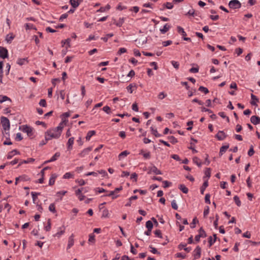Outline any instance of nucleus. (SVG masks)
Returning <instances> with one entry per match:
<instances>
[{"mask_svg": "<svg viewBox=\"0 0 260 260\" xmlns=\"http://www.w3.org/2000/svg\"><path fill=\"white\" fill-rule=\"evenodd\" d=\"M61 133L58 131L55 128L48 129L45 133V140L49 141L52 139H58L61 136Z\"/></svg>", "mask_w": 260, "mask_h": 260, "instance_id": "1", "label": "nucleus"}, {"mask_svg": "<svg viewBox=\"0 0 260 260\" xmlns=\"http://www.w3.org/2000/svg\"><path fill=\"white\" fill-rule=\"evenodd\" d=\"M1 123L4 129L9 131L10 127V124L9 120L5 117L2 116L1 118Z\"/></svg>", "mask_w": 260, "mask_h": 260, "instance_id": "2", "label": "nucleus"}, {"mask_svg": "<svg viewBox=\"0 0 260 260\" xmlns=\"http://www.w3.org/2000/svg\"><path fill=\"white\" fill-rule=\"evenodd\" d=\"M229 6L233 9H239L241 7V4L238 0H232L230 1Z\"/></svg>", "mask_w": 260, "mask_h": 260, "instance_id": "3", "label": "nucleus"}, {"mask_svg": "<svg viewBox=\"0 0 260 260\" xmlns=\"http://www.w3.org/2000/svg\"><path fill=\"white\" fill-rule=\"evenodd\" d=\"M22 131L24 133H27L28 136L30 137L33 136L34 135L32 128L29 126H27V125H22Z\"/></svg>", "mask_w": 260, "mask_h": 260, "instance_id": "4", "label": "nucleus"}, {"mask_svg": "<svg viewBox=\"0 0 260 260\" xmlns=\"http://www.w3.org/2000/svg\"><path fill=\"white\" fill-rule=\"evenodd\" d=\"M151 173H154L156 175H161L162 172L161 171L158 170L156 166H153L152 167L148 168V174H150Z\"/></svg>", "mask_w": 260, "mask_h": 260, "instance_id": "5", "label": "nucleus"}, {"mask_svg": "<svg viewBox=\"0 0 260 260\" xmlns=\"http://www.w3.org/2000/svg\"><path fill=\"white\" fill-rule=\"evenodd\" d=\"M201 248L199 246H198L193 252V255L194 259H198L201 257Z\"/></svg>", "mask_w": 260, "mask_h": 260, "instance_id": "6", "label": "nucleus"}, {"mask_svg": "<svg viewBox=\"0 0 260 260\" xmlns=\"http://www.w3.org/2000/svg\"><path fill=\"white\" fill-rule=\"evenodd\" d=\"M8 57V50L6 48L0 46V57L3 59Z\"/></svg>", "mask_w": 260, "mask_h": 260, "instance_id": "7", "label": "nucleus"}, {"mask_svg": "<svg viewBox=\"0 0 260 260\" xmlns=\"http://www.w3.org/2000/svg\"><path fill=\"white\" fill-rule=\"evenodd\" d=\"M226 137L227 135L222 131H219L215 136V137L219 141L223 140L226 138Z\"/></svg>", "mask_w": 260, "mask_h": 260, "instance_id": "8", "label": "nucleus"}, {"mask_svg": "<svg viewBox=\"0 0 260 260\" xmlns=\"http://www.w3.org/2000/svg\"><path fill=\"white\" fill-rule=\"evenodd\" d=\"M92 149V147H88L86 148H85L80 153H79L78 155L80 157H83L87 155Z\"/></svg>", "mask_w": 260, "mask_h": 260, "instance_id": "9", "label": "nucleus"}, {"mask_svg": "<svg viewBox=\"0 0 260 260\" xmlns=\"http://www.w3.org/2000/svg\"><path fill=\"white\" fill-rule=\"evenodd\" d=\"M250 121L254 125L258 124L260 123V118L257 116H252L250 118Z\"/></svg>", "mask_w": 260, "mask_h": 260, "instance_id": "10", "label": "nucleus"}, {"mask_svg": "<svg viewBox=\"0 0 260 260\" xmlns=\"http://www.w3.org/2000/svg\"><path fill=\"white\" fill-rule=\"evenodd\" d=\"M74 142V138H70L67 143V148L68 150H71L73 148V145Z\"/></svg>", "mask_w": 260, "mask_h": 260, "instance_id": "11", "label": "nucleus"}, {"mask_svg": "<svg viewBox=\"0 0 260 260\" xmlns=\"http://www.w3.org/2000/svg\"><path fill=\"white\" fill-rule=\"evenodd\" d=\"M19 154H20L19 152L16 149H14L8 153L7 157L8 159H11L14 155Z\"/></svg>", "mask_w": 260, "mask_h": 260, "instance_id": "12", "label": "nucleus"}, {"mask_svg": "<svg viewBox=\"0 0 260 260\" xmlns=\"http://www.w3.org/2000/svg\"><path fill=\"white\" fill-rule=\"evenodd\" d=\"M74 236L72 234L71 236L69 237L68 239V244L67 246V249H70L71 247H72L74 243Z\"/></svg>", "mask_w": 260, "mask_h": 260, "instance_id": "13", "label": "nucleus"}, {"mask_svg": "<svg viewBox=\"0 0 260 260\" xmlns=\"http://www.w3.org/2000/svg\"><path fill=\"white\" fill-rule=\"evenodd\" d=\"M171 28V25L167 23L162 28L160 29V31L162 34H166L167 31H169L170 28Z\"/></svg>", "mask_w": 260, "mask_h": 260, "instance_id": "14", "label": "nucleus"}, {"mask_svg": "<svg viewBox=\"0 0 260 260\" xmlns=\"http://www.w3.org/2000/svg\"><path fill=\"white\" fill-rule=\"evenodd\" d=\"M57 174H56L55 173L54 174H52L51 175V176L50 178L49 181V185L52 186V185H53L54 184L55 179L57 178Z\"/></svg>", "mask_w": 260, "mask_h": 260, "instance_id": "15", "label": "nucleus"}, {"mask_svg": "<svg viewBox=\"0 0 260 260\" xmlns=\"http://www.w3.org/2000/svg\"><path fill=\"white\" fill-rule=\"evenodd\" d=\"M27 63H28L27 58H18L17 61V63L20 66H22Z\"/></svg>", "mask_w": 260, "mask_h": 260, "instance_id": "16", "label": "nucleus"}, {"mask_svg": "<svg viewBox=\"0 0 260 260\" xmlns=\"http://www.w3.org/2000/svg\"><path fill=\"white\" fill-rule=\"evenodd\" d=\"M123 23L124 18H120L119 20L117 21H116L115 19L113 20V24H115L116 26L118 27L121 26Z\"/></svg>", "mask_w": 260, "mask_h": 260, "instance_id": "17", "label": "nucleus"}, {"mask_svg": "<svg viewBox=\"0 0 260 260\" xmlns=\"http://www.w3.org/2000/svg\"><path fill=\"white\" fill-rule=\"evenodd\" d=\"M208 186V180H206L203 183V184L200 188V191L201 193L202 194H203L204 193V191L206 189V188Z\"/></svg>", "mask_w": 260, "mask_h": 260, "instance_id": "18", "label": "nucleus"}, {"mask_svg": "<svg viewBox=\"0 0 260 260\" xmlns=\"http://www.w3.org/2000/svg\"><path fill=\"white\" fill-rule=\"evenodd\" d=\"M229 145L228 144L226 145H224V146H222L220 148V151H219V155L220 156H221L223 153H224L226 150L229 148Z\"/></svg>", "mask_w": 260, "mask_h": 260, "instance_id": "19", "label": "nucleus"}, {"mask_svg": "<svg viewBox=\"0 0 260 260\" xmlns=\"http://www.w3.org/2000/svg\"><path fill=\"white\" fill-rule=\"evenodd\" d=\"M251 98L252 101L250 102V104L253 106L257 105L256 102L258 101V98L253 94H251Z\"/></svg>", "mask_w": 260, "mask_h": 260, "instance_id": "20", "label": "nucleus"}, {"mask_svg": "<svg viewBox=\"0 0 260 260\" xmlns=\"http://www.w3.org/2000/svg\"><path fill=\"white\" fill-rule=\"evenodd\" d=\"M178 188L184 193H187L188 192V188L184 184H180Z\"/></svg>", "mask_w": 260, "mask_h": 260, "instance_id": "21", "label": "nucleus"}, {"mask_svg": "<svg viewBox=\"0 0 260 260\" xmlns=\"http://www.w3.org/2000/svg\"><path fill=\"white\" fill-rule=\"evenodd\" d=\"M129 154V152H128L127 150L122 151L118 155L119 159L120 160V159H122L123 158L125 157Z\"/></svg>", "mask_w": 260, "mask_h": 260, "instance_id": "22", "label": "nucleus"}, {"mask_svg": "<svg viewBox=\"0 0 260 260\" xmlns=\"http://www.w3.org/2000/svg\"><path fill=\"white\" fill-rule=\"evenodd\" d=\"M177 28L178 33L181 34L183 37L186 36L187 34L182 27L178 26H177Z\"/></svg>", "mask_w": 260, "mask_h": 260, "instance_id": "23", "label": "nucleus"}, {"mask_svg": "<svg viewBox=\"0 0 260 260\" xmlns=\"http://www.w3.org/2000/svg\"><path fill=\"white\" fill-rule=\"evenodd\" d=\"M95 134V132L94 131H89L87 134V135L86 136V140L87 141H89L91 137L94 135Z\"/></svg>", "mask_w": 260, "mask_h": 260, "instance_id": "24", "label": "nucleus"}, {"mask_svg": "<svg viewBox=\"0 0 260 260\" xmlns=\"http://www.w3.org/2000/svg\"><path fill=\"white\" fill-rule=\"evenodd\" d=\"M60 231L56 233L54 236L59 237L61 235L64 234V227L63 226L62 227L59 228Z\"/></svg>", "mask_w": 260, "mask_h": 260, "instance_id": "25", "label": "nucleus"}, {"mask_svg": "<svg viewBox=\"0 0 260 260\" xmlns=\"http://www.w3.org/2000/svg\"><path fill=\"white\" fill-rule=\"evenodd\" d=\"M193 162L196 164L198 167H200L202 166V162L200 161V159L197 157H194L193 158Z\"/></svg>", "mask_w": 260, "mask_h": 260, "instance_id": "26", "label": "nucleus"}, {"mask_svg": "<svg viewBox=\"0 0 260 260\" xmlns=\"http://www.w3.org/2000/svg\"><path fill=\"white\" fill-rule=\"evenodd\" d=\"M70 3L74 8H77L79 5V3L76 0H70Z\"/></svg>", "mask_w": 260, "mask_h": 260, "instance_id": "27", "label": "nucleus"}, {"mask_svg": "<svg viewBox=\"0 0 260 260\" xmlns=\"http://www.w3.org/2000/svg\"><path fill=\"white\" fill-rule=\"evenodd\" d=\"M25 27L26 30H28V29L36 30L37 29L36 27L32 24H31V23H26L25 24Z\"/></svg>", "mask_w": 260, "mask_h": 260, "instance_id": "28", "label": "nucleus"}, {"mask_svg": "<svg viewBox=\"0 0 260 260\" xmlns=\"http://www.w3.org/2000/svg\"><path fill=\"white\" fill-rule=\"evenodd\" d=\"M6 101H9L11 102V100L6 95H0V103H3Z\"/></svg>", "mask_w": 260, "mask_h": 260, "instance_id": "29", "label": "nucleus"}, {"mask_svg": "<svg viewBox=\"0 0 260 260\" xmlns=\"http://www.w3.org/2000/svg\"><path fill=\"white\" fill-rule=\"evenodd\" d=\"M151 131L152 134L154 135L156 137H160L161 135L158 133L156 129H154V128L151 126L150 127Z\"/></svg>", "mask_w": 260, "mask_h": 260, "instance_id": "30", "label": "nucleus"}, {"mask_svg": "<svg viewBox=\"0 0 260 260\" xmlns=\"http://www.w3.org/2000/svg\"><path fill=\"white\" fill-rule=\"evenodd\" d=\"M110 9V6L109 5H107L106 7H101L100 9H99L97 12H104L106 11L109 10Z\"/></svg>", "mask_w": 260, "mask_h": 260, "instance_id": "31", "label": "nucleus"}, {"mask_svg": "<svg viewBox=\"0 0 260 260\" xmlns=\"http://www.w3.org/2000/svg\"><path fill=\"white\" fill-rule=\"evenodd\" d=\"M34 161H35V159L34 158H29L27 160H23L22 162L19 163V164L18 165V167H19L22 164H28V163H30V162H33Z\"/></svg>", "mask_w": 260, "mask_h": 260, "instance_id": "32", "label": "nucleus"}, {"mask_svg": "<svg viewBox=\"0 0 260 260\" xmlns=\"http://www.w3.org/2000/svg\"><path fill=\"white\" fill-rule=\"evenodd\" d=\"M74 178V175L70 173V172H67L64 174L63 176V179H70V178Z\"/></svg>", "mask_w": 260, "mask_h": 260, "instance_id": "33", "label": "nucleus"}, {"mask_svg": "<svg viewBox=\"0 0 260 260\" xmlns=\"http://www.w3.org/2000/svg\"><path fill=\"white\" fill-rule=\"evenodd\" d=\"M199 235L202 238H205L206 237V234L203 228H201L199 230Z\"/></svg>", "mask_w": 260, "mask_h": 260, "instance_id": "34", "label": "nucleus"}, {"mask_svg": "<svg viewBox=\"0 0 260 260\" xmlns=\"http://www.w3.org/2000/svg\"><path fill=\"white\" fill-rule=\"evenodd\" d=\"M14 38V36L12 35H7L6 38V41L8 43H10L12 40Z\"/></svg>", "mask_w": 260, "mask_h": 260, "instance_id": "35", "label": "nucleus"}, {"mask_svg": "<svg viewBox=\"0 0 260 260\" xmlns=\"http://www.w3.org/2000/svg\"><path fill=\"white\" fill-rule=\"evenodd\" d=\"M190 146L188 147V149H191L192 150V153H196L198 152V151L195 149L194 146V143L191 142L190 143Z\"/></svg>", "mask_w": 260, "mask_h": 260, "instance_id": "36", "label": "nucleus"}, {"mask_svg": "<svg viewBox=\"0 0 260 260\" xmlns=\"http://www.w3.org/2000/svg\"><path fill=\"white\" fill-rule=\"evenodd\" d=\"M163 7L168 9H171L173 8L174 6L172 3L170 2H167L163 5Z\"/></svg>", "mask_w": 260, "mask_h": 260, "instance_id": "37", "label": "nucleus"}, {"mask_svg": "<svg viewBox=\"0 0 260 260\" xmlns=\"http://www.w3.org/2000/svg\"><path fill=\"white\" fill-rule=\"evenodd\" d=\"M146 227L149 230H152L153 228V223L151 221L148 220L146 222Z\"/></svg>", "mask_w": 260, "mask_h": 260, "instance_id": "38", "label": "nucleus"}, {"mask_svg": "<svg viewBox=\"0 0 260 260\" xmlns=\"http://www.w3.org/2000/svg\"><path fill=\"white\" fill-rule=\"evenodd\" d=\"M149 248H150V249H151L150 251H151L152 253H153V254H158V255H160V252L158 251L157 250V249H156L155 248H154V247H152V245H150V246H149Z\"/></svg>", "mask_w": 260, "mask_h": 260, "instance_id": "39", "label": "nucleus"}, {"mask_svg": "<svg viewBox=\"0 0 260 260\" xmlns=\"http://www.w3.org/2000/svg\"><path fill=\"white\" fill-rule=\"evenodd\" d=\"M234 200L236 203V204L238 206L240 207L241 205V203L240 200L239 198L237 196H235L234 197Z\"/></svg>", "mask_w": 260, "mask_h": 260, "instance_id": "40", "label": "nucleus"}, {"mask_svg": "<svg viewBox=\"0 0 260 260\" xmlns=\"http://www.w3.org/2000/svg\"><path fill=\"white\" fill-rule=\"evenodd\" d=\"M88 242L92 243H95V235L93 233L89 235Z\"/></svg>", "mask_w": 260, "mask_h": 260, "instance_id": "41", "label": "nucleus"}, {"mask_svg": "<svg viewBox=\"0 0 260 260\" xmlns=\"http://www.w3.org/2000/svg\"><path fill=\"white\" fill-rule=\"evenodd\" d=\"M199 90L201 92H203L204 93H205V94H207L208 93H209V90L206 87H205L204 86H201L199 88Z\"/></svg>", "mask_w": 260, "mask_h": 260, "instance_id": "42", "label": "nucleus"}, {"mask_svg": "<svg viewBox=\"0 0 260 260\" xmlns=\"http://www.w3.org/2000/svg\"><path fill=\"white\" fill-rule=\"evenodd\" d=\"M113 33L108 34L106 35V37L101 38V40H103L105 42H107L108 38L113 37Z\"/></svg>", "mask_w": 260, "mask_h": 260, "instance_id": "43", "label": "nucleus"}, {"mask_svg": "<svg viewBox=\"0 0 260 260\" xmlns=\"http://www.w3.org/2000/svg\"><path fill=\"white\" fill-rule=\"evenodd\" d=\"M114 193L115 191H114L113 190L110 191L109 194L105 195L104 196L112 197V199H115L118 197V196H115Z\"/></svg>", "mask_w": 260, "mask_h": 260, "instance_id": "44", "label": "nucleus"}, {"mask_svg": "<svg viewBox=\"0 0 260 260\" xmlns=\"http://www.w3.org/2000/svg\"><path fill=\"white\" fill-rule=\"evenodd\" d=\"M102 109L107 114H109L111 113V108L108 106H104Z\"/></svg>", "mask_w": 260, "mask_h": 260, "instance_id": "45", "label": "nucleus"}, {"mask_svg": "<svg viewBox=\"0 0 260 260\" xmlns=\"http://www.w3.org/2000/svg\"><path fill=\"white\" fill-rule=\"evenodd\" d=\"M60 155L59 152H56L54 155L50 158L51 161H54L56 160Z\"/></svg>", "mask_w": 260, "mask_h": 260, "instance_id": "46", "label": "nucleus"}, {"mask_svg": "<svg viewBox=\"0 0 260 260\" xmlns=\"http://www.w3.org/2000/svg\"><path fill=\"white\" fill-rule=\"evenodd\" d=\"M171 64L176 70H178L179 68V63L178 61L172 60L171 61Z\"/></svg>", "mask_w": 260, "mask_h": 260, "instance_id": "47", "label": "nucleus"}, {"mask_svg": "<svg viewBox=\"0 0 260 260\" xmlns=\"http://www.w3.org/2000/svg\"><path fill=\"white\" fill-rule=\"evenodd\" d=\"M49 210L50 212H52L53 213L56 212L55 204L54 203H52L49 205Z\"/></svg>", "mask_w": 260, "mask_h": 260, "instance_id": "48", "label": "nucleus"}, {"mask_svg": "<svg viewBox=\"0 0 260 260\" xmlns=\"http://www.w3.org/2000/svg\"><path fill=\"white\" fill-rule=\"evenodd\" d=\"M3 61H0V78H3Z\"/></svg>", "mask_w": 260, "mask_h": 260, "instance_id": "49", "label": "nucleus"}, {"mask_svg": "<svg viewBox=\"0 0 260 260\" xmlns=\"http://www.w3.org/2000/svg\"><path fill=\"white\" fill-rule=\"evenodd\" d=\"M51 221H50V219H49L48 220V221H47V225L45 227V230L46 231H49L50 230H51Z\"/></svg>", "mask_w": 260, "mask_h": 260, "instance_id": "50", "label": "nucleus"}, {"mask_svg": "<svg viewBox=\"0 0 260 260\" xmlns=\"http://www.w3.org/2000/svg\"><path fill=\"white\" fill-rule=\"evenodd\" d=\"M70 42H71V39L69 38H68L65 40H62L61 41V43L63 44L62 46H63V45L64 44H67L68 47H70Z\"/></svg>", "mask_w": 260, "mask_h": 260, "instance_id": "51", "label": "nucleus"}, {"mask_svg": "<svg viewBox=\"0 0 260 260\" xmlns=\"http://www.w3.org/2000/svg\"><path fill=\"white\" fill-rule=\"evenodd\" d=\"M109 216V211L108 209H105L103 211L102 217H108Z\"/></svg>", "mask_w": 260, "mask_h": 260, "instance_id": "52", "label": "nucleus"}, {"mask_svg": "<svg viewBox=\"0 0 260 260\" xmlns=\"http://www.w3.org/2000/svg\"><path fill=\"white\" fill-rule=\"evenodd\" d=\"M171 206L172 208L174 209V210L178 209V205L175 200H174L171 202Z\"/></svg>", "mask_w": 260, "mask_h": 260, "instance_id": "53", "label": "nucleus"}, {"mask_svg": "<svg viewBox=\"0 0 260 260\" xmlns=\"http://www.w3.org/2000/svg\"><path fill=\"white\" fill-rule=\"evenodd\" d=\"M210 194L209 193H207L205 195V201L206 203L209 204H210L211 202H210Z\"/></svg>", "mask_w": 260, "mask_h": 260, "instance_id": "54", "label": "nucleus"}, {"mask_svg": "<svg viewBox=\"0 0 260 260\" xmlns=\"http://www.w3.org/2000/svg\"><path fill=\"white\" fill-rule=\"evenodd\" d=\"M64 124L63 123H62L61 122H60L59 124V125L56 127H55L57 130H58V131H59V132H60L61 133L62 132V129H63V127L64 126Z\"/></svg>", "mask_w": 260, "mask_h": 260, "instance_id": "55", "label": "nucleus"}, {"mask_svg": "<svg viewBox=\"0 0 260 260\" xmlns=\"http://www.w3.org/2000/svg\"><path fill=\"white\" fill-rule=\"evenodd\" d=\"M209 213V207L206 206L204 209V213H203L204 217H206L208 215Z\"/></svg>", "mask_w": 260, "mask_h": 260, "instance_id": "56", "label": "nucleus"}, {"mask_svg": "<svg viewBox=\"0 0 260 260\" xmlns=\"http://www.w3.org/2000/svg\"><path fill=\"white\" fill-rule=\"evenodd\" d=\"M205 176L208 178L210 177L211 176V169L210 168H206L205 171Z\"/></svg>", "mask_w": 260, "mask_h": 260, "instance_id": "57", "label": "nucleus"}, {"mask_svg": "<svg viewBox=\"0 0 260 260\" xmlns=\"http://www.w3.org/2000/svg\"><path fill=\"white\" fill-rule=\"evenodd\" d=\"M254 153V149H253V147L252 145H251L250 147V149L248 152V155L249 156H251L253 155Z\"/></svg>", "mask_w": 260, "mask_h": 260, "instance_id": "58", "label": "nucleus"}, {"mask_svg": "<svg viewBox=\"0 0 260 260\" xmlns=\"http://www.w3.org/2000/svg\"><path fill=\"white\" fill-rule=\"evenodd\" d=\"M209 246L211 247L215 242V239H212L211 236H210L208 238Z\"/></svg>", "mask_w": 260, "mask_h": 260, "instance_id": "59", "label": "nucleus"}, {"mask_svg": "<svg viewBox=\"0 0 260 260\" xmlns=\"http://www.w3.org/2000/svg\"><path fill=\"white\" fill-rule=\"evenodd\" d=\"M154 234L156 237H158L160 238H162L161 232L160 230H156V231H155Z\"/></svg>", "mask_w": 260, "mask_h": 260, "instance_id": "60", "label": "nucleus"}, {"mask_svg": "<svg viewBox=\"0 0 260 260\" xmlns=\"http://www.w3.org/2000/svg\"><path fill=\"white\" fill-rule=\"evenodd\" d=\"M39 105L43 107H46L47 106L46 100L45 99H41L40 101Z\"/></svg>", "mask_w": 260, "mask_h": 260, "instance_id": "61", "label": "nucleus"}, {"mask_svg": "<svg viewBox=\"0 0 260 260\" xmlns=\"http://www.w3.org/2000/svg\"><path fill=\"white\" fill-rule=\"evenodd\" d=\"M169 139L170 140L171 143L172 144H175L178 142L177 139L175 138L174 136H170L169 137Z\"/></svg>", "mask_w": 260, "mask_h": 260, "instance_id": "62", "label": "nucleus"}, {"mask_svg": "<svg viewBox=\"0 0 260 260\" xmlns=\"http://www.w3.org/2000/svg\"><path fill=\"white\" fill-rule=\"evenodd\" d=\"M126 52V49L124 48H120L118 51L117 52V55H120L121 54L125 53Z\"/></svg>", "mask_w": 260, "mask_h": 260, "instance_id": "63", "label": "nucleus"}, {"mask_svg": "<svg viewBox=\"0 0 260 260\" xmlns=\"http://www.w3.org/2000/svg\"><path fill=\"white\" fill-rule=\"evenodd\" d=\"M162 183L164 184L163 187L164 188L168 187L172 184L171 182H169L168 181H162Z\"/></svg>", "mask_w": 260, "mask_h": 260, "instance_id": "64", "label": "nucleus"}]
</instances>
